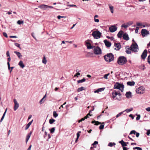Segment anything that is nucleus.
I'll use <instances>...</instances> for the list:
<instances>
[{"instance_id": "f257e3e1", "label": "nucleus", "mask_w": 150, "mask_h": 150, "mask_svg": "<svg viewBox=\"0 0 150 150\" xmlns=\"http://www.w3.org/2000/svg\"><path fill=\"white\" fill-rule=\"evenodd\" d=\"M105 60L107 62H110L114 60V56L112 53H109L104 56Z\"/></svg>"}, {"instance_id": "f03ea898", "label": "nucleus", "mask_w": 150, "mask_h": 150, "mask_svg": "<svg viewBox=\"0 0 150 150\" xmlns=\"http://www.w3.org/2000/svg\"><path fill=\"white\" fill-rule=\"evenodd\" d=\"M124 87V85L122 83H120L118 82H116L114 86V89H117L120 90L122 92H123Z\"/></svg>"}, {"instance_id": "7ed1b4c3", "label": "nucleus", "mask_w": 150, "mask_h": 150, "mask_svg": "<svg viewBox=\"0 0 150 150\" xmlns=\"http://www.w3.org/2000/svg\"><path fill=\"white\" fill-rule=\"evenodd\" d=\"M127 60L126 57L124 56H120L118 59L117 63L120 65H122L125 64Z\"/></svg>"}, {"instance_id": "20e7f679", "label": "nucleus", "mask_w": 150, "mask_h": 150, "mask_svg": "<svg viewBox=\"0 0 150 150\" xmlns=\"http://www.w3.org/2000/svg\"><path fill=\"white\" fill-rule=\"evenodd\" d=\"M112 97L113 99L115 98V100H120L121 98V97H120L119 98L116 97L117 95L120 96L121 95V94L120 93V91L117 92L115 90H114L113 91L112 94Z\"/></svg>"}, {"instance_id": "39448f33", "label": "nucleus", "mask_w": 150, "mask_h": 150, "mask_svg": "<svg viewBox=\"0 0 150 150\" xmlns=\"http://www.w3.org/2000/svg\"><path fill=\"white\" fill-rule=\"evenodd\" d=\"M102 33L99 31L97 30V31H95L93 32L92 35L95 39H98L100 38Z\"/></svg>"}, {"instance_id": "423d86ee", "label": "nucleus", "mask_w": 150, "mask_h": 150, "mask_svg": "<svg viewBox=\"0 0 150 150\" xmlns=\"http://www.w3.org/2000/svg\"><path fill=\"white\" fill-rule=\"evenodd\" d=\"M130 48L132 51L134 52H137L139 50L138 45L136 42L134 44L132 43L131 45Z\"/></svg>"}, {"instance_id": "0eeeda50", "label": "nucleus", "mask_w": 150, "mask_h": 150, "mask_svg": "<svg viewBox=\"0 0 150 150\" xmlns=\"http://www.w3.org/2000/svg\"><path fill=\"white\" fill-rule=\"evenodd\" d=\"M93 48V51L95 54H99L101 53V50L99 47L94 46Z\"/></svg>"}, {"instance_id": "6e6552de", "label": "nucleus", "mask_w": 150, "mask_h": 150, "mask_svg": "<svg viewBox=\"0 0 150 150\" xmlns=\"http://www.w3.org/2000/svg\"><path fill=\"white\" fill-rule=\"evenodd\" d=\"M144 88L142 86L139 87L136 90V92L140 94H142L144 93Z\"/></svg>"}, {"instance_id": "1a4fd4ad", "label": "nucleus", "mask_w": 150, "mask_h": 150, "mask_svg": "<svg viewBox=\"0 0 150 150\" xmlns=\"http://www.w3.org/2000/svg\"><path fill=\"white\" fill-rule=\"evenodd\" d=\"M90 40H88L85 41V45L87 47L88 49H93L94 47V46H91L90 43L89 42Z\"/></svg>"}, {"instance_id": "9d476101", "label": "nucleus", "mask_w": 150, "mask_h": 150, "mask_svg": "<svg viewBox=\"0 0 150 150\" xmlns=\"http://www.w3.org/2000/svg\"><path fill=\"white\" fill-rule=\"evenodd\" d=\"M141 34L143 37H145L149 34V33L147 30L143 29L141 30Z\"/></svg>"}, {"instance_id": "9b49d317", "label": "nucleus", "mask_w": 150, "mask_h": 150, "mask_svg": "<svg viewBox=\"0 0 150 150\" xmlns=\"http://www.w3.org/2000/svg\"><path fill=\"white\" fill-rule=\"evenodd\" d=\"M13 102L14 104L13 107L14 110V111H16L19 107V104L15 99H13Z\"/></svg>"}, {"instance_id": "f8f14e48", "label": "nucleus", "mask_w": 150, "mask_h": 150, "mask_svg": "<svg viewBox=\"0 0 150 150\" xmlns=\"http://www.w3.org/2000/svg\"><path fill=\"white\" fill-rule=\"evenodd\" d=\"M114 49L116 50H119L121 47L120 43H115L114 46Z\"/></svg>"}, {"instance_id": "ddd939ff", "label": "nucleus", "mask_w": 150, "mask_h": 150, "mask_svg": "<svg viewBox=\"0 0 150 150\" xmlns=\"http://www.w3.org/2000/svg\"><path fill=\"white\" fill-rule=\"evenodd\" d=\"M117 27L114 25H112L109 28V30L111 33L117 30Z\"/></svg>"}, {"instance_id": "4468645a", "label": "nucleus", "mask_w": 150, "mask_h": 150, "mask_svg": "<svg viewBox=\"0 0 150 150\" xmlns=\"http://www.w3.org/2000/svg\"><path fill=\"white\" fill-rule=\"evenodd\" d=\"M147 54V50L146 49L142 53L141 55V58L142 59H144L146 56Z\"/></svg>"}, {"instance_id": "2eb2a0df", "label": "nucleus", "mask_w": 150, "mask_h": 150, "mask_svg": "<svg viewBox=\"0 0 150 150\" xmlns=\"http://www.w3.org/2000/svg\"><path fill=\"white\" fill-rule=\"evenodd\" d=\"M103 42L105 43V46L107 47H109L111 46V43L109 41H108L107 40H104Z\"/></svg>"}, {"instance_id": "dca6fc26", "label": "nucleus", "mask_w": 150, "mask_h": 150, "mask_svg": "<svg viewBox=\"0 0 150 150\" xmlns=\"http://www.w3.org/2000/svg\"><path fill=\"white\" fill-rule=\"evenodd\" d=\"M126 52L127 54H129L131 53L132 50H131L130 47H129V46H127L126 47Z\"/></svg>"}, {"instance_id": "f3484780", "label": "nucleus", "mask_w": 150, "mask_h": 150, "mask_svg": "<svg viewBox=\"0 0 150 150\" xmlns=\"http://www.w3.org/2000/svg\"><path fill=\"white\" fill-rule=\"evenodd\" d=\"M38 7L43 10H46L47 8V5L42 4L38 6Z\"/></svg>"}, {"instance_id": "a211bd4d", "label": "nucleus", "mask_w": 150, "mask_h": 150, "mask_svg": "<svg viewBox=\"0 0 150 150\" xmlns=\"http://www.w3.org/2000/svg\"><path fill=\"white\" fill-rule=\"evenodd\" d=\"M125 96L127 98H130L132 97V93L130 91L127 92L125 94Z\"/></svg>"}, {"instance_id": "6ab92c4d", "label": "nucleus", "mask_w": 150, "mask_h": 150, "mask_svg": "<svg viewBox=\"0 0 150 150\" xmlns=\"http://www.w3.org/2000/svg\"><path fill=\"white\" fill-rule=\"evenodd\" d=\"M123 38L124 40H128L129 39L128 35L127 33H125L123 35Z\"/></svg>"}, {"instance_id": "aec40b11", "label": "nucleus", "mask_w": 150, "mask_h": 150, "mask_svg": "<svg viewBox=\"0 0 150 150\" xmlns=\"http://www.w3.org/2000/svg\"><path fill=\"white\" fill-rule=\"evenodd\" d=\"M119 143L121 144L122 146L123 147L127 146V144H126V143L124 142L122 140L119 141Z\"/></svg>"}, {"instance_id": "412c9836", "label": "nucleus", "mask_w": 150, "mask_h": 150, "mask_svg": "<svg viewBox=\"0 0 150 150\" xmlns=\"http://www.w3.org/2000/svg\"><path fill=\"white\" fill-rule=\"evenodd\" d=\"M123 33V31L122 30H120L117 34L118 37L119 38H121L122 37Z\"/></svg>"}, {"instance_id": "4be33fe9", "label": "nucleus", "mask_w": 150, "mask_h": 150, "mask_svg": "<svg viewBox=\"0 0 150 150\" xmlns=\"http://www.w3.org/2000/svg\"><path fill=\"white\" fill-rule=\"evenodd\" d=\"M136 24L138 26H141V28L145 27L146 26H147L146 25H143L142 23H141L137 22V23Z\"/></svg>"}, {"instance_id": "5701e85b", "label": "nucleus", "mask_w": 150, "mask_h": 150, "mask_svg": "<svg viewBox=\"0 0 150 150\" xmlns=\"http://www.w3.org/2000/svg\"><path fill=\"white\" fill-rule=\"evenodd\" d=\"M33 120H32L30 122H29L26 125L25 129V130H27L29 127L30 126V125L33 122Z\"/></svg>"}, {"instance_id": "b1692460", "label": "nucleus", "mask_w": 150, "mask_h": 150, "mask_svg": "<svg viewBox=\"0 0 150 150\" xmlns=\"http://www.w3.org/2000/svg\"><path fill=\"white\" fill-rule=\"evenodd\" d=\"M108 6H109L110 9V12L112 13H113L114 12L113 11V9H114V7L113 6H111V4H109Z\"/></svg>"}, {"instance_id": "393cba45", "label": "nucleus", "mask_w": 150, "mask_h": 150, "mask_svg": "<svg viewBox=\"0 0 150 150\" xmlns=\"http://www.w3.org/2000/svg\"><path fill=\"white\" fill-rule=\"evenodd\" d=\"M18 65L20 66V67L22 68H23L25 67V65L22 61H21L19 62Z\"/></svg>"}, {"instance_id": "a878e982", "label": "nucleus", "mask_w": 150, "mask_h": 150, "mask_svg": "<svg viewBox=\"0 0 150 150\" xmlns=\"http://www.w3.org/2000/svg\"><path fill=\"white\" fill-rule=\"evenodd\" d=\"M135 84V82L134 81H128L127 82V84L130 86H134Z\"/></svg>"}, {"instance_id": "bb28decb", "label": "nucleus", "mask_w": 150, "mask_h": 150, "mask_svg": "<svg viewBox=\"0 0 150 150\" xmlns=\"http://www.w3.org/2000/svg\"><path fill=\"white\" fill-rule=\"evenodd\" d=\"M105 88H101L98 89L97 90L95 91V93H98L99 92L102 91L104 90Z\"/></svg>"}, {"instance_id": "cd10ccee", "label": "nucleus", "mask_w": 150, "mask_h": 150, "mask_svg": "<svg viewBox=\"0 0 150 150\" xmlns=\"http://www.w3.org/2000/svg\"><path fill=\"white\" fill-rule=\"evenodd\" d=\"M14 53L17 55L19 58H20L21 57H22V55L19 52L17 51H15Z\"/></svg>"}, {"instance_id": "c85d7f7f", "label": "nucleus", "mask_w": 150, "mask_h": 150, "mask_svg": "<svg viewBox=\"0 0 150 150\" xmlns=\"http://www.w3.org/2000/svg\"><path fill=\"white\" fill-rule=\"evenodd\" d=\"M7 110V109L6 108V109L5 112H4V113L3 116L2 117V118H1V120H0V122H2V120H3L4 119V116H5V114H6V112Z\"/></svg>"}, {"instance_id": "c756f323", "label": "nucleus", "mask_w": 150, "mask_h": 150, "mask_svg": "<svg viewBox=\"0 0 150 150\" xmlns=\"http://www.w3.org/2000/svg\"><path fill=\"white\" fill-rule=\"evenodd\" d=\"M86 81V79L85 78H83L82 79L79 80L77 81V82L78 83H82L85 81Z\"/></svg>"}, {"instance_id": "7c9ffc66", "label": "nucleus", "mask_w": 150, "mask_h": 150, "mask_svg": "<svg viewBox=\"0 0 150 150\" xmlns=\"http://www.w3.org/2000/svg\"><path fill=\"white\" fill-rule=\"evenodd\" d=\"M47 61L46 59V57L45 56L43 57V58L42 60V62L44 64H46L47 63Z\"/></svg>"}, {"instance_id": "2f4dec72", "label": "nucleus", "mask_w": 150, "mask_h": 150, "mask_svg": "<svg viewBox=\"0 0 150 150\" xmlns=\"http://www.w3.org/2000/svg\"><path fill=\"white\" fill-rule=\"evenodd\" d=\"M85 90V89L84 88H83V87H81L80 88H78L77 89V91L78 92H80L83 90Z\"/></svg>"}, {"instance_id": "473e14b6", "label": "nucleus", "mask_w": 150, "mask_h": 150, "mask_svg": "<svg viewBox=\"0 0 150 150\" xmlns=\"http://www.w3.org/2000/svg\"><path fill=\"white\" fill-rule=\"evenodd\" d=\"M133 108H131L129 109H127L125 110L124 111L126 112L127 113L129 112L132 111L133 110Z\"/></svg>"}, {"instance_id": "72a5a7b5", "label": "nucleus", "mask_w": 150, "mask_h": 150, "mask_svg": "<svg viewBox=\"0 0 150 150\" xmlns=\"http://www.w3.org/2000/svg\"><path fill=\"white\" fill-rule=\"evenodd\" d=\"M115 143L114 142L112 143L110 142L108 144V146L110 147H112L113 146H114L115 145Z\"/></svg>"}, {"instance_id": "f704fd0d", "label": "nucleus", "mask_w": 150, "mask_h": 150, "mask_svg": "<svg viewBox=\"0 0 150 150\" xmlns=\"http://www.w3.org/2000/svg\"><path fill=\"white\" fill-rule=\"evenodd\" d=\"M30 134H28L26 137V143H27L28 140L29 139L30 137Z\"/></svg>"}, {"instance_id": "c9c22d12", "label": "nucleus", "mask_w": 150, "mask_h": 150, "mask_svg": "<svg viewBox=\"0 0 150 150\" xmlns=\"http://www.w3.org/2000/svg\"><path fill=\"white\" fill-rule=\"evenodd\" d=\"M58 114L55 111L53 112V115L54 117L56 118L58 116Z\"/></svg>"}, {"instance_id": "e433bc0d", "label": "nucleus", "mask_w": 150, "mask_h": 150, "mask_svg": "<svg viewBox=\"0 0 150 150\" xmlns=\"http://www.w3.org/2000/svg\"><path fill=\"white\" fill-rule=\"evenodd\" d=\"M55 121V120L54 119H50L49 120V123L50 124H52Z\"/></svg>"}, {"instance_id": "4c0bfd02", "label": "nucleus", "mask_w": 150, "mask_h": 150, "mask_svg": "<svg viewBox=\"0 0 150 150\" xmlns=\"http://www.w3.org/2000/svg\"><path fill=\"white\" fill-rule=\"evenodd\" d=\"M24 23V21L23 20H18L17 22V23L19 25H21V24H23Z\"/></svg>"}, {"instance_id": "58836bf2", "label": "nucleus", "mask_w": 150, "mask_h": 150, "mask_svg": "<svg viewBox=\"0 0 150 150\" xmlns=\"http://www.w3.org/2000/svg\"><path fill=\"white\" fill-rule=\"evenodd\" d=\"M121 26L122 27H123V28H127L128 27V25H127V24H122L121 25Z\"/></svg>"}, {"instance_id": "ea45409f", "label": "nucleus", "mask_w": 150, "mask_h": 150, "mask_svg": "<svg viewBox=\"0 0 150 150\" xmlns=\"http://www.w3.org/2000/svg\"><path fill=\"white\" fill-rule=\"evenodd\" d=\"M109 75H110V73H108L107 74H105L104 76V77H103L105 79H108V77Z\"/></svg>"}, {"instance_id": "a19ab883", "label": "nucleus", "mask_w": 150, "mask_h": 150, "mask_svg": "<svg viewBox=\"0 0 150 150\" xmlns=\"http://www.w3.org/2000/svg\"><path fill=\"white\" fill-rule=\"evenodd\" d=\"M136 132H136V131L135 130H132L130 132V133L129 134V135H131L132 134H135Z\"/></svg>"}, {"instance_id": "79ce46f5", "label": "nucleus", "mask_w": 150, "mask_h": 150, "mask_svg": "<svg viewBox=\"0 0 150 150\" xmlns=\"http://www.w3.org/2000/svg\"><path fill=\"white\" fill-rule=\"evenodd\" d=\"M124 111L121 112L119 113L118 114H117L116 116V118H118L122 114Z\"/></svg>"}, {"instance_id": "37998d69", "label": "nucleus", "mask_w": 150, "mask_h": 150, "mask_svg": "<svg viewBox=\"0 0 150 150\" xmlns=\"http://www.w3.org/2000/svg\"><path fill=\"white\" fill-rule=\"evenodd\" d=\"M50 132L52 133H53L55 131V128L54 127H52L51 129H50Z\"/></svg>"}, {"instance_id": "c03bdc74", "label": "nucleus", "mask_w": 150, "mask_h": 150, "mask_svg": "<svg viewBox=\"0 0 150 150\" xmlns=\"http://www.w3.org/2000/svg\"><path fill=\"white\" fill-rule=\"evenodd\" d=\"M133 149H137L138 150H142V148H141L138 147H134L133 148Z\"/></svg>"}, {"instance_id": "a18cd8bd", "label": "nucleus", "mask_w": 150, "mask_h": 150, "mask_svg": "<svg viewBox=\"0 0 150 150\" xmlns=\"http://www.w3.org/2000/svg\"><path fill=\"white\" fill-rule=\"evenodd\" d=\"M133 23V22L132 21H129L127 23V25H128V27L129 26H130Z\"/></svg>"}, {"instance_id": "49530a36", "label": "nucleus", "mask_w": 150, "mask_h": 150, "mask_svg": "<svg viewBox=\"0 0 150 150\" xmlns=\"http://www.w3.org/2000/svg\"><path fill=\"white\" fill-rule=\"evenodd\" d=\"M46 94H45L43 97V98L40 100V104H42V102L44 99L46 97Z\"/></svg>"}, {"instance_id": "de8ad7c7", "label": "nucleus", "mask_w": 150, "mask_h": 150, "mask_svg": "<svg viewBox=\"0 0 150 150\" xmlns=\"http://www.w3.org/2000/svg\"><path fill=\"white\" fill-rule=\"evenodd\" d=\"M81 131H79L76 134V135H77V139H79V136H80V134H79V133H81Z\"/></svg>"}, {"instance_id": "09e8293b", "label": "nucleus", "mask_w": 150, "mask_h": 150, "mask_svg": "<svg viewBox=\"0 0 150 150\" xmlns=\"http://www.w3.org/2000/svg\"><path fill=\"white\" fill-rule=\"evenodd\" d=\"M8 60L7 64L8 65V70H9V57L8 58Z\"/></svg>"}, {"instance_id": "8fccbe9b", "label": "nucleus", "mask_w": 150, "mask_h": 150, "mask_svg": "<svg viewBox=\"0 0 150 150\" xmlns=\"http://www.w3.org/2000/svg\"><path fill=\"white\" fill-rule=\"evenodd\" d=\"M81 71H78V72H77L75 75H74V77L78 76H79L80 75V73L79 72H80Z\"/></svg>"}, {"instance_id": "3c124183", "label": "nucleus", "mask_w": 150, "mask_h": 150, "mask_svg": "<svg viewBox=\"0 0 150 150\" xmlns=\"http://www.w3.org/2000/svg\"><path fill=\"white\" fill-rule=\"evenodd\" d=\"M104 125H101L99 127V129H102L104 128Z\"/></svg>"}, {"instance_id": "603ef678", "label": "nucleus", "mask_w": 150, "mask_h": 150, "mask_svg": "<svg viewBox=\"0 0 150 150\" xmlns=\"http://www.w3.org/2000/svg\"><path fill=\"white\" fill-rule=\"evenodd\" d=\"M146 134L148 136L150 134V129H148L147 130Z\"/></svg>"}, {"instance_id": "864d4df0", "label": "nucleus", "mask_w": 150, "mask_h": 150, "mask_svg": "<svg viewBox=\"0 0 150 150\" xmlns=\"http://www.w3.org/2000/svg\"><path fill=\"white\" fill-rule=\"evenodd\" d=\"M139 29V28L138 27H136V29L135 30V33H137L138 32V30Z\"/></svg>"}, {"instance_id": "5fc2aeb1", "label": "nucleus", "mask_w": 150, "mask_h": 150, "mask_svg": "<svg viewBox=\"0 0 150 150\" xmlns=\"http://www.w3.org/2000/svg\"><path fill=\"white\" fill-rule=\"evenodd\" d=\"M147 60L148 63L150 65V55L148 56L147 58Z\"/></svg>"}, {"instance_id": "6e6d98bb", "label": "nucleus", "mask_w": 150, "mask_h": 150, "mask_svg": "<svg viewBox=\"0 0 150 150\" xmlns=\"http://www.w3.org/2000/svg\"><path fill=\"white\" fill-rule=\"evenodd\" d=\"M98 143V142H97V141H95L94 143L92 144V145L93 146H94V145H95L96 144H97Z\"/></svg>"}, {"instance_id": "4d7b16f0", "label": "nucleus", "mask_w": 150, "mask_h": 150, "mask_svg": "<svg viewBox=\"0 0 150 150\" xmlns=\"http://www.w3.org/2000/svg\"><path fill=\"white\" fill-rule=\"evenodd\" d=\"M15 45L16 46L18 47H20V45L19 44H18L17 43H15Z\"/></svg>"}, {"instance_id": "13d9d810", "label": "nucleus", "mask_w": 150, "mask_h": 150, "mask_svg": "<svg viewBox=\"0 0 150 150\" xmlns=\"http://www.w3.org/2000/svg\"><path fill=\"white\" fill-rule=\"evenodd\" d=\"M140 118V115H137V116L136 117V120H139Z\"/></svg>"}, {"instance_id": "bf43d9fd", "label": "nucleus", "mask_w": 150, "mask_h": 150, "mask_svg": "<svg viewBox=\"0 0 150 150\" xmlns=\"http://www.w3.org/2000/svg\"><path fill=\"white\" fill-rule=\"evenodd\" d=\"M101 124V123L100 122H99L98 121H96L95 122V125H98L99 124Z\"/></svg>"}, {"instance_id": "052dcab7", "label": "nucleus", "mask_w": 150, "mask_h": 150, "mask_svg": "<svg viewBox=\"0 0 150 150\" xmlns=\"http://www.w3.org/2000/svg\"><path fill=\"white\" fill-rule=\"evenodd\" d=\"M3 35L4 37H6V38H7L8 37L7 35V34L6 33L4 32L3 33Z\"/></svg>"}, {"instance_id": "680f3d73", "label": "nucleus", "mask_w": 150, "mask_h": 150, "mask_svg": "<svg viewBox=\"0 0 150 150\" xmlns=\"http://www.w3.org/2000/svg\"><path fill=\"white\" fill-rule=\"evenodd\" d=\"M94 20L95 22H99V20L98 19H96L95 18H94Z\"/></svg>"}, {"instance_id": "e2e57ef3", "label": "nucleus", "mask_w": 150, "mask_h": 150, "mask_svg": "<svg viewBox=\"0 0 150 150\" xmlns=\"http://www.w3.org/2000/svg\"><path fill=\"white\" fill-rule=\"evenodd\" d=\"M146 110L148 112L150 111V107H148L146 108Z\"/></svg>"}, {"instance_id": "0e129e2a", "label": "nucleus", "mask_w": 150, "mask_h": 150, "mask_svg": "<svg viewBox=\"0 0 150 150\" xmlns=\"http://www.w3.org/2000/svg\"><path fill=\"white\" fill-rule=\"evenodd\" d=\"M135 134L137 137H138L139 136V133L137 132Z\"/></svg>"}, {"instance_id": "69168bd1", "label": "nucleus", "mask_w": 150, "mask_h": 150, "mask_svg": "<svg viewBox=\"0 0 150 150\" xmlns=\"http://www.w3.org/2000/svg\"><path fill=\"white\" fill-rule=\"evenodd\" d=\"M123 150H127V149H129V148H128L127 147H123Z\"/></svg>"}, {"instance_id": "338daca9", "label": "nucleus", "mask_w": 150, "mask_h": 150, "mask_svg": "<svg viewBox=\"0 0 150 150\" xmlns=\"http://www.w3.org/2000/svg\"><path fill=\"white\" fill-rule=\"evenodd\" d=\"M129 117H131L132 118V119H133L134 118V117L132 114H130L129 115Z\"/></svg>"}, {"instance_id": "774afa93", "label": "nucleus", "mask_w": 150, "mask_h": 150, "mask_svg": "<svg viewBox=\"0 0 150 150\" xmlns=\"http://www.w3.org/2000/svg\"><path fill=\"white\" fill-rule=\"evenodd\" d=\"M16 36H10V38H17Z\"/></svg>"}]
</instances>
